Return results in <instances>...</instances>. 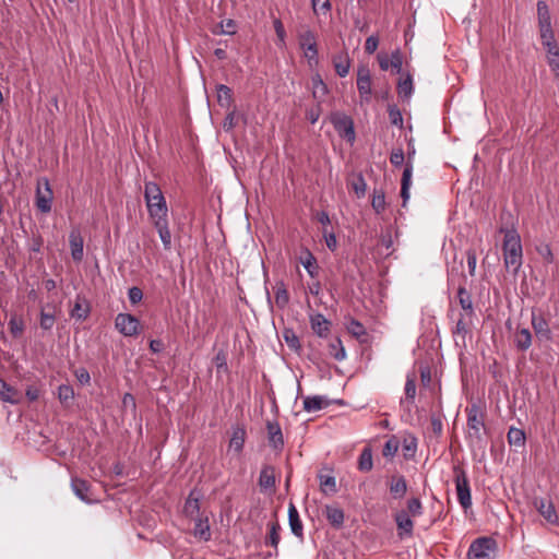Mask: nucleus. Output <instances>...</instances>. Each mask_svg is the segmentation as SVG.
<instances>
[{
	"mask_svg": "<svg viewBox=\"0 0 559 559\" xmlns=\"http://www.w3.org/2000/svg\"><path fill=\"white\" fill-rule=\"evenodd\" d=\"M329 354L337 361L346 358V352L340 338H335L329 344Z\"/></svg>",
	"mask_w": 559,
	"mask_h": 559,
	"instance_id": "nucleus-36",
	"label": "nucleus"
},
{
	"mask_svg": "<svg viewBox=\"0 0 559 559\" xmlns=\"http://www.w3.org/2000/svg\"><path fill=\"white\" fill-rule=\"evenodd\" d=\"M267 440L275 451H282L284 448V437L282 428L277 420L266 421Z\"/></svg>",
	"mask_w": 559,
	"mask_h": 559,
	"instance_id": "nucleus-14",
	"label": "nucleus"
},
{
	"mask_svg": "<svg viewBox=\"0 0 559 559\" xmlns=\"http://www.w3.org/2000/svg\"><path fill=\"white\" fill-rule=\"evenodd\" d=\"M531 323L535 332V335L539 341L549 342L552 340V332L549 328V323L542 313H536V311H532Z\"/></svg>",
	"mask_w": 559,
	"mask_h": 559,
	"instance_id": "nucleus-11",
	"label": "nucleus"
},
{
	"mask_svg": "<svg viewBox=\"0 0 559 559\" xmlns=\"http://www.w3.org/2000/svg\"><path fill=\"white\" fill-rule=\"evenodd\" d=\"M55 324V316L41 311L40 313V326L44 330H50Z\"/></svg>",
	"mask_w": 559,
	"mask_h": 559,
	"instance_id": "nucleus-59",
	"label": "nucleus"
},
{
	"mask_svg": "<svg viewBox=\"0 0 559 559\" xmlns=\"http://www.w3.org/2000/svg\"><path fill=\"white\" fill-rule=\"evenodd\" d=\"M472 322L473 319H471V316H467L466 313H461V317L455 324V329L453 330V334L464 338L465 335L468 333L469 325H472Z\"/></svg>",
	"mask_w": 559,
	"mask_h": 559,
	"instance_id": "nucleus-34",
	"label": "nucleus"
},
{
	"mask_svg": "<svg viewBox=\"0 0 559 559\" xmlns=\"http://www.w3.org/2000/svg\"><path fill=\"white\" fill-rule=\"evenodd\" d=\"M90 313V308L86 304L81 302L80 300H76L74 304L72 310H71V317L75 318L78 320H85Z\"/></svg>",
	"mask_w": 559,
	"mask_h": 559,
	"instance_id": "nucleus-45",
	"label": "nucleus"
},
{
	"mask_svg": "<svg viewBox=\"0 0 559 559\" xmlns=\"http://www.w3.org/2000/svg\"><path fill=\"white\" fill-rule=\"evenodd\" d=\"M537 20L538 24L551 23V15L548 4L539 0L537 2Z\"/></svg>",
	"mask_w": 559,
	"mask_h": 559,
	"instance_id": "nucleus-42",
	"label": "nucleus"
},
{
	"mask_svg": "<svg viewBox=\"0 0 559 559\" xmlns=\"http://www.w3.org/2000/svg\"><path fill=\"white\" fill-rule=\"evenodd\" d=\"M397 93L401 97H409L413 93V81L408 75L407 78L401 80L397 84Z\"/></svg>",
	"mask_w": 559,
	"mask_h": 559,
	"instance_id": "nucleus-46",
	"label": "nucleus"
},
{
	"mask_svg": "<svg viewBox=\"0 0 559 559\" xmlns=\"http://www.w3.org/2000/svg\"><path fill=\"white\" fill-rule=\"evenodd\" d=\"M323 237L326 243V247L334 251L337 247V240L333 233H326V230L323 231Z\"/></svg>",
	"mask_w": 559,
	"mask_h": 559,
	"instance_id": "nucleus-63",
	"label": "nucleus"
},
{
	"mask_svg": "<svg viewBox=\"0 0 559 559\" xmlns=\"http://www.w3.org/2000/svg\"><path fill=\"white\" fill-rule=\"evenodd\" d=\"M466 262L469 275L475 276L477 264V254L475 250L469 249L466 251Z\"/></svg>",
	"mask_w": 559,
	"mask_h": 559,
	"instance_id": "nucleus-54",
	"label": "nucleus"
},
{
	"mask_svg": "<svg viewBox=\"0 0 559 559\" xmlns=\"http://www.w3.org/2000/svg\"><path fill=\"white\" fill-rule=\"evenodd\" d=\"M233 99V92L226 85H218L217 87V100L222 106H229Z\"/></svg>",
	"mask_w": 559,
	"mask_h": 559,
	"instance_id": "nucleus-44",
	"label": "nucleus"
},
{
	"mask_svg": "<svg viewBox=\"0 0 559 559\" xmlns=\"http://www.w3.org/2000/svg\"><path fill=\"white\" fill-rule=\"evenodd\" d=\"M333 64L336 73L341 78H345L349 73L350 60L346 53L338 55L333 58Z\"/></svg>",
	"mask_w": 559,
	"mask_h": 559,
	"instance_id": "nucleus-29",
	"label": "nucleus"
},
{
	"mask_svg": "<svg viewBox=\"0 0 559 559\" xmlns=\"http://www.w3.org/2000/svg\"><path fill=\"white\" fill-rule=\"evenodd\" d=\"M357 88L361 102H369L371 98V75L368 67L361 66L357 70Z\"/></svg>",
	"mask_w": 559,
	"mask_h": 559,
	"instance_id": "nucleus-12",
	"label": "nucleus"
},
{
	"mask_svg": "<svg viewBox=\"0 0 559 559\" xmlns=\"http://www.w3.org/2000/svg\"><path fill=\"white\" fill-rule=\"evenodd\" d=\"M74 397V391L71 385L61 384L58 388V399L61 403L67 404Z\"/></svg>",
	"mask_w": 559,
	"mask_h": 559,
	"instance_id": "nucleus-47",
	"label": "nucleus"
},
{
	"mask_svg": "<svg viewBox=\"0 0 559 559\" xmlns=\"http://www.w3.org/2000/svg\"><path fill=\"white\" fill-rule=\"evenodd\" d=\"M273 26L277 36V46L284 47L285 46V38H286V32L284 28L283 23L281 20L276 19L273 22Z\"/></svg>",
	"mask_w": 559,
	"mask_h": 559,
	"instance_id": "nucleus-53",
	"label": "nucleus"
},
{
	"mask_svg": "<svg viewBox=\"0 0 559 559\" xmlns=\"http://www.w3.org/2000/svg\"><path fill=\"white\" fill-rule=\"evenodd\" d=\"M144 198L150 217L153 222L167 218V204L159 186L156 182L145 183Z\"/></svg>",
	"mask_w": 559,
	"mask_h": 559,
	"instance_id": "nucleus-3",
	"label": "nucleus"
},
{
	"mask_svg": "<svg viewBox=\"0 0 559 559\" xmlns=\"http://www.w3.org/2000/svg\"><path fill=\"white\" fill-rule=\"evenodd\" d=\"M467 413V428L471 438L476 440L481 439V430L485 427L484 414L480 407L476 404H472L466 408Z\"/></svg>",
	"mask_w": 559,
	"mask_h": 559,
	"instance_id": "nucleus-7",
	"label": "nucleus"
},
{
	"mask_svg": "<svg viewBox=\"0 0 559 559\" xmlns=\"http://www.w3.org/2000/svg\"><path fill=\"white\" fill-rule=\"evenodd\" d=\"M540 43L546 51L547 64L559 80V45L556 40L551 23L538 24Z\"/></svg>",
	"mask_w": 559,
	"mask_h": 559,
	"instance_id": "nucleus-2",
	"label": "nucleus"
},
{
	"mask_svg": "<svg viewBox=\"0 0 559 559\" xmlns=\"http://www.w3.org/2000/svg\"><path fill=\"white\" fill-rule=\"evenodd\" d=\"M329 405L324 396L312 395L304 399V409L308 413L318 412Z\"/></svg>",
	"mask_w": 559,
	"mask_h": 559,
	"instance_id": "nucleus-26",
	"label": "nucleus"
},
{
	"mask_svg": "<svg viewBox=\"0 0 559 559\" xmlns=\"http://www.w3.org/2000/svg\"><path fill=\"white\" fill-rule=\"evenodd\" d=\"M312 9L314 13L326 14L331 10V2L330 0H312Z\"/></svg>",
	"mask_w": 559,
	"mask_h": 559,
	"instance_id": "nucleus-55",
	"label": "nucleus"
},
{
	"mask_svg": "<svg viewBox=\"0 0 559 559\" xmlns=\"http://www.w3.org/2000/svg\"><path fill=\"white\" fill-rule=\"evenodd\" d=\"M371 206L380 214L385 210V195L382 189H374L372 192Z\"/></svg>",
	"mask_w": 559,
	"mask_h": 559,
	"instance_id": "nucleus-37",
	"label": "nucleus"
},
{
	"mask_svg": "<svg viewBox=\"0 0 559 559\" xmlns=\"http://www.w3.org/2000/svg\"><path fill=\"white\" fill-rule=\"evenodd\" d=\"M457 500L464 510L472 507L471 487L466 472L459 465L453 467Z\"/></svg>",
	"mask_w": 559,
	"mask_h": 559,
	"instance_id": "nucleus-4",
	"label": "nucleus"
},
{
	"mask_svg": "<svg viewBox=\"0 0 559 559\" xmlns=\"http://www.w3.org/2000/svg\"><path fill=\"white\" fill-rule=\"evenodd\" d=\"M508 442L511 447L522 448L525 444V432L515 427H511L508 431Z\"/></svg>",
	"mask_w": 559,
	"mask_h": 559,
	"instance_id": "nucleus-33",
	"label": "nucleus"
},
{
	"mask_svg": "<svg viewBox=\"0 0 559 559\" xmlns=\"http://www.w3.org/2000/svg\"><path fill=\"white\" fill-rule=\"evenodd\" d=\"M115 326L124 336H135L140 333V321L129 313H119Z\"/></svg>",
	"mask_w": 559,
	"mask_h": 559,
	"instance_id": "nucleus-8",
	"label": "nucleus"
},
{
	"mask_svg": "<svg viewBox=\"0 0 559 559\" xmlns=\"http://www.w3.org/2000/svg\"><path fill=\"white\" fill-rule=\"evenodd\" d=\"M194 535L199 536L200 538H202L204 540H209L211 537V533H210V526L207 525V523L203 522L202 520H199L194 526Z\"/></svg>",
	"mask_w": 559,
	"mask_h": 559,
	"instance_id": "nucleus-51",
	"label": "nucleus"
},
{
	"mask_svg": "<svg viewBox=\"0 0 559 559\" xmlns=\"http://www.w3.org/2000/svg\"><path fill=\"white\" fill-rule=\"evenodd\" d=\"M534 507L547 522H549L550 524L558 523V515L555 506L550 500L535 498Z\"/></svg>",
	"mask_w": 559,
	"mask_h": 559,
	"instance_id": "nucleus-15",
	"label": "nucleus"
},
{
	"mask_svg": "<svg viewBox=\"0 0 559 559\" xmlns=\"http://www.w3.org/2000/svg\"><path fill=\"white\" fill-rule=\"evenodd\" d=\"M299 46L304 50L305 57L309 62H317L318 60V48H317V37L316 34L306 29L300 32L298 35Z\"/></svg>",
	"mask_w": 559,
	"mask_h": 559,
	"instance_id": "nucleus-9",
	"label": "nucleus"
},
{
	"mask_svg": "<svg viewBox=\"0 0 559 559\" xmlns=\"http://www.w3.org/2000/svg\"><path fill=\"white\" fill-rule=\"evenodd\" d=\"M331 121L338 132V134L349 142H354L355 140V130L353 120L343 114H334L331 117Z\"/></svg>",
	"mask_w": 559,
	"mask_h": 559,
	"instance_id": "nucleus-10",
	"label": "nucleus"
},
{
	"mask_svg": "<svg viewBox=\"0 0 559 559\" xmlns=\"http://www.w3.org/2000/svg\"><path fill=\"white\" fill-rule=\"evenodd\" d=\"M412 173H413V166L409 164H406V167L404 168V171L402 175V187H401V197L403 199V205H405V203L409 199V187L412 183Z\"/></svg>",
	"mask_w": 559,
	"mask_h": 559,
	"instance_id": "nucleus-28",
	"label": "nucleus"
},
{
	"mask_svg": "<svg viewBox=\"0 0 559 559\" xmlns=\"http://www.w3.org/2000/svg\"><path fill=\"white\" fill-rule=\"evenodd\" d=\"M405 155L402 148L393 150L390 156V162L393 166L400 167L404 163Z\"/></svg>",
	"mask_w": 559,
	"mask_h": 559,
	"instance_id": "nucleus-57",
	"label": "nucleus"
},
{
	"mask_svg": "<svg viewBox=\"0 0 559 559\" xmlns=\"http://www.w3.org/2000/svg\"><path fill=\"white\" fill-rule=\"evenodd\" d=\"M53 192L47 178H41L37 181L35 193V205L41 213H49L51 211Z\"/></svg>",
	"mask_w": 559,
	"mask_h": 559,
	"instance_id": "nucleus-6",
	"label": "nucleus"
},
{
	"mask_svg": "<svg viewBox=\"0 0 559 559\" xmlns=\"http://www.w3.org/2000/svg\"><path fill=\"white\" fill-rule=\"evenodd\" d=\"M347 330L350 334H353L356 337L362 336L366 334L365 326L355 319H352L347 324Z\"/></svg>",
	"mask_w": 559,
	"mask_h": 559,
	"instance_id": "nucleus-52",
	"label": "nucleus"
},
{
	"mask_svg": "<svg viewBox=\"0 0 559 559\" xmlns=\"http://www.w3.org/2000/svg\"><path fill=\"white\" fill-rule=\"evenodd\" d=\"M353 189H354L355 193L357 194V197H362L365 194L367 185L361 175H359L357 177V179L355 180V182L353 183Z\"/></svg>",
	"mask_w": 559,
	"mask_h": 559,
	"instance_id": "nucleus-58",
	"label": "nucleus"
},
{
	"mask_svg": "<svg viewBox=\"0 0 559 559\" xmlns=\"http://www.w3.org/2000/svg\"><path fill=\"white\" fill-rule=\"evenodd\" d=\"M259 486L261 489L267 490L275 487V472L270 465L263 466L259 476Z\"/></svg>",
	"mask_w": 559,
	"mask_h": 559,
	"instance_id": "nucleus-25",
	"label": "nucleus"
},
{
	"mask_svg": "<svg viewBox=\"0 0 559 559\" xmlns=\"http://www.w3.org/2000/svg\"><path fill=\"white\" fill-rule=\"evenodd\" d=\"M379 46V39L377 36L374 35H371L369 36L367 39H366V43H365V50L368 52V53H373L377 48Z\"/></svg>",
	"mask_w": 559,
	"mask_h": 559,
	"instance_id": "nucleus-61",
	"label": "nucleus"
},
{
	"mask_svg": "<svg viewBox=\"0 0 559 559\" xmlns=\"http://www.w3.org/2000/svg\"><path fill=\"white\" fill-rule=\"evenodd\" d=\"M320 115H321V108H320L319 104L316 108H311V109L307 110V112H306L307 119L312 124H314L319 120Z\"/></svg>",
	"mask_w": 559,
	"mask_h": 559,
	"instance_id": "nucleus-64",
	"label": "nucleus"
},
{
	"mask_svg": "<svg viewBox=\"0 0 559 559\" xmlns=\"http://www.w3.org/2000/svg\"><path fill=\"white\" fill-rule=\"evenodd\" d=\"M301 264L311 277L317 276V274H318L317 260L309 250L305 251V257L301 258Z\"/></svg>",
	"mask_w": 559,
	"mask_h": 559,
	"instance_id": "nucleus-35",
	"label": "nucleus"
},
{
	"mask_svg": "<svg viewBox=\"0 0 559 559\" xmlns=\"http://www.w3.org/2000/svg\"><path fill=\"white\" fill-rule=\"evenodd\" d=\"M324 514L331 525L341 527L344 523V512L336 506H325Z\"/></svg>",
	"mask_w": 559,
	"mask_h": 559,
	"instance_id": "nucleus-27",
	"label": "nucleus"
},
{
	"mask_svg": "<svg viewBox=\"0 0 559 559\" xmlns=\"http://www.w3.org/2000/svg\"><path fill=\"white\" fill-rule=\"evenodd\" d=\"M402 64H403L402 56L399 51L392 52L390 59L384 58V59L380 60V68L384 71L392 68L397 73H400L402 70Z\"/></svg>",
	"mask_w": 559,
	"mask_h": 559,
	"instance_id": "nucleus-31",
	"label": "nucleus"
},
{
	"mask_svg": "<svg viewBox=\"0 0 559 559\" xmlns=\"http://www.w3.org/2000/svg\"><path fill=\"white\" fill-rule=\"evenodd\" d=\"M311 329L313 332L323 337L329 332L330 322L325 319V317L321 313H316L310 317Z\"/></svg>",
	"mask_w": 559,
	"mask_h": 559,
	"instance_id": "nucleus-22",
	"label": "nucleus"
},
{
	"mask_svg": "<svg viewBox=\"0 0 559 559\" xmlns=\"http://www.w3.org/2000/svg\"><path fill=\"white\" fill-rule=\"evenodd\" d=\"M409 516H419L423 514V504L418 498H411L407 501V510Z\"/></svg>",
	"mask_w": 559,
	"mask_h": 559,
	"instance_id": "nucleus-50",
	"label": "nucleus"
},
{
	"mask_svg": "<svg viewBox=\"0 0 559 559\" xmlns=\"http://www.w3.org/2000/svg\"><path fill=\"white\" fill-rule=\"evenodd\" d=\"M219 26L222 34L233 35L237 31L236 22L230 19L222 21Z\"/></svg>",
	"mask_w": 559,
	"mask_h": 559,
	"instance_id": "nucleus-56",
	"label": "nucleus"
},
{
	"mask_svg": "<svg viewBox=\"0 0 559 559\" xmlns=\"http://www.w3.org/2000/svg\"><path fill=\"white\" fill-rule=\"evenodd\" d=\"M128 297L131 304L135 305L143 298V293L139 287H131L128 292Z\"/></svg>",
	"mask_w": 559,
	"mask_h": 559,
	"instance_id": "nucleus-60",
	"label": "nucleus"
},
{
	"mask_svg": "<svg viewBox=\"0 0 559 559\" xmlns=\"http://www.w3.org/2000/svg\"><path fill=\"white\" fill-rule=\"evenodd\" d=\"M405 394L408 399L414 400L416 395V382L414 379L407 378L405 383Z\"/></svg>",
	"mask_w": 559,
	"mask_h": 559,
	"instance_id": "nucleus-62",
	"label": "nucleus"
},
{
	"mask_svg": "<svg viewBox=\"0 0 559 559\" xmlns=\"http://www.w3.org/2000/svg\"><path fill=\"white\" fill-rule=\"evenodd\" d=\"M500 233L504 234L502 245L504 266L507 270H510L516 274L523 263L521 237L519 233L513 228H500Z\"/></svg>",
	"mask_w": 559,
	"mask_h": 559,
	"instance_id": "nucleus-1",
	"label": "nucleus"
},
{
	"mask_svg": "<svg viewBox=\"0 0 559 559\" xmlns=\"http://www.w3.org/2000/svg\"><path fill=\"white\" fill-rule=\"evenodd\" d=\"M532 338V333L526 328L518 329L514 333V344L518 349L523 352L531 347Z\"/></svg>",
	"mask_w": 559,
	"mask_h": 559,
	"instance_id": "nucleus-24",
	"label": "nucleus"
},
{
	"mask_svg": "<svg viewBox=\"0 0 559 559\" xmlns=\"http://www.w3.org/2000/svg\"><path fill=\"white\" fill-rule=\"evenodd\" d=\"M497 551V542L492 537H478L468 548V559H492Z\"/></svg>",
	"mask_w": 559,
	"mask_h": 559,
	"instance_id": "nucleus-5",
	"label": "nucleus"
},
{
	"mask_svg": "<svg viewBox=\"0 0 559 559\" xmlns=\"http://www.w3.org/2000/svg\"><path fill=\"white\" fill-rule=\"evenodd\" d=\"M155 228L157 229V233L159 235V238L163 242V246L166 250H169L171 248V234L168 227L167 218H163L159 221L153 222Z\"/></svg>",
	"mask_w": 559,
	"mask_h": 559,
	"instance_id": "nucleus-23",
	"label": "nucleus"
},
{
	"mask_svg": "<svg viewBox=\"0 0 559 559\" xmlns=\"http://www.w3.org/2000/svg\"><path fill=\"white\" fill-rule=\"evenodd\" d=\"M394 520L397 528V536L401 539L413 536L414 522L405 510L395 513Z\"/></svg>",
	"mask_w": 559,
	"mask_h": 559,
	"instance_id": "nucleus-13",
	"label": "nucleus"
},
{
	"mask_svg": "<svg viewBox=\"0 0 559 559\" xmlns=\"http://www.w3.org/2000/svg\"><path fill=\"white\" fill-rule=\"evenodd\" d=\"M402 450L406 459L413 457L417 450V439L414 436H407L404 438Z\"/></svg>",
	"mask_w": 559,
	"mask_h": 559,
	"instance_id": "nucleus-41",
	"label": "nucleus"
},
{
	"mask_svg": "<svg viewBox=\"0 0 559 559\" xmlns=\"http://www.w3.org/2000/svg\"><path fill=\"white\" fill-rule=\"evenodd\" d=\"M71 257L75 262H81L84 255V240L79 229H72L69 235Z\"/></svg>",
	"mask_w": 559,
	"mask_h": 559,
	"instance_id": "nucleus-16",
	"label": "nucleus"
},
{
	"mask_svg": "<svg viewBox=\"0 0 559 559\" xmlns=\"http://www.w3.org/2000/svg\"><path fill=\"white\" fill-rule=\"evenodd\" d=\"M246 441V429L241 426L233 428L231 438L229 440V449L240 453L243 450Z\"/></svg>",
	"mask_w": 559,
	"mask_h": 559,
	"instance_id": "nucleus-20",
	"label": "nucleus"
},
{
	"mask_svg": "<svg viewBox=\"0 0 559 559\" xmlns=\"http://www.w3.org/2000/svg\"><path fill=\"white\" fill-rule=\"evenodd\" d=\"M288 523L292 533L299 538H302L304 536V525L300 520L299 513L297 508L294 503H289L288 506Z\"/></svg>",
	"mask_w": 559,
	"mask_h": 559,
	"instance_id": "nucleus-18",
	"label": "nucleus"
},
{
	"mask_svg": "<svg viewBox=\"0 0 559 559\" xmlns=\"http://www.w3.org/2000/svg\"><path fill=\"white\" fill-rule=\"evenodd\" d=\"M400 445H401V442H400L399 438L396 436H391L386 440V442L383 447V450H382L383 456H385V457L395 456V454L399 451Z\"/></svg>",
	"mask_w": 559,
	"mask_h": 559,
	"instance_id": "nucleus-39",
	"label": "nucleus"
},
{
	"mask_svg": "<svg viewBox=\"0 0 559 559\" xmlns=\"http://www.w3.org/2000/svg\"><path fill=\"white\" fill-rule=\"evenodd\" d=\"M407 491V484L403 476L393 477L390 483V492L394 498H402Z\"/></svg>",
	"mask_w": 559,
	"mask_h": 559,
	"instance_id": "nucleus-32",
	"label": "nucleus"
},
{
	"mask_svg": "<svg viewBox=\"0 0 559 559\" xmlns=\"http://www.w3.org/2000/svg\"><path fill=\"white\" fill-rule=\"evenodd\" d=\"M280 531H281V526L278 523L271 524L269 537L266 539V545L277 548L280 539H281Z\"/></svg>",
	"mask_w": 559,
	"mask_h": 559,
	"instance_id": "nucleus-49",
	"label": "nucleus"
},
{
	"mask_svg": "<svg viewBox=\"0 0 559 559\" xmlns=\"http://www.w3.org/2000/svg\"><path fill=\"white\" fill-rule=\"evenodd\" d=\"M388 111H389L390 122L393 126L402 129L403 128V116H402L401 110L395 105H390Z\"/></svg>",
	"mask_w": 559,
	"mask_h": 559,
	"instance_id": "nucleus-48",
	"label": "nucleus"
},
{
	"mask_svg": "<svg viewBox=\"0 0 559 559\" xmlns=\"http://www.w3.org/2000/svg\"><path fill=\"white\" fill-rule=\"evenodd\" d=\"M372 452L370 448H365L358 459V468L362 472H369L372 468Z\"/></svg>",
	"mask_w": 559,
	"mask_h": 559,
	"instance_id": "nucleus-38",
	"label": "nucleus"
},
{
	"mask_svg": "<svg viewBox=\"0 0 559 559\" xmlns=\"http://www.w3.org/2000/svg\"><path fill=\"white\" fill-rule=\"evenodd\" d=\"M15 391L4 380L0 379V400L3 402L15 403Z\"/></svg>",
	"mask_w": 559,
	"mask_h": 559,
	"instance_id": "nucleus-43",
	"label": "nucleus"
},
{
	"mask_svg": "<svg viewBox=\"0 0 559 559\" xmlns=\"http://www.w3.org/2000/svg\"><path fill=\"white\" fill-rule=\"evenodd\" d=\"M312 84V96L320 104L324 100L325 96L329 93L326 84L323 82L320 74H314L311 78Z\"/></svg>",
	"mask_w": 559,
	"mask_h": 559,
	"instance_id": "nucleus-21",
	"label": "nucleus"
},
{
	"mask_svg": "<svg viewBox=\"0 0 559 559\" xmlns=\"http://www.w3.org/2000/svg\"><path fill=\"white\" fill-rule=\"evenodd\" d=\"M275 302L278 308L284 309L289 302V295L283 281L275 284Z\"/></svg>",
	"mask_w": 559,
	"mask_h": 559,
	"instance_id": "nucleus-30",
	"label": "nucleus"
},
{
	"mask_svg": "<svg viewBox=\"0 0 559 559\" xmlns=\"http://www.w3.org/2000/svg\"><path fill=\"white\" fill-rule=\"evenodd\" d=\"M457 299L462 310L464 311L463 313L471 316V319H473L475 311L472 295L467 292L464 285H461L457 289Z\"/></svg>",
	"mask_w": 559,
	"mask_h": 559,
	"instance_id": "nucleus-19",
	"label": "nucleus"
},
{
	"mask_svg": "<svg viewBox=\"0 0 559 559\" xmlns=\"http://www.w3.org/2000/svg\"><path fill=\"white\" fill-rule=\"evenodd\" d=\"M320 487L321 490L328 495V493H334L336 492V480L335 477L332 475H320Z\"/></svg>",
	"mask_w": 559,
	"mask_h": 559,
	"instance_id": "nucleus-40",
	"label": "nucleus"
},
{
	"mask_svg": "<svg viewBox=\"0 0 559 559\" xmlns=\"http://www.w3.org/2000/svg\"><path fill=\"white\" fill-rule=\"evenodd\" d=\"M71 487H72L73 492L80 500H82L86 503H91V502L95 501L91 496L90 485L86 480L78 478V477L72 478Z\"/></svg>",
	"mask_w": 559,
	"mask_h": 559,
	"instance_id": "nucleus-17",
	"label": "nucleus"
}]
</instances>
